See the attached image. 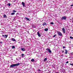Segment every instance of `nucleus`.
I'll use <instances>...</instances> for the list:
<instances>
[{
    "instance_id": "nucleus-1",
    "label": "nucleus",
    "mask_w": 73,
    "mask_h": 73,
    "mask_svg": "<svg viewBox=\"0 0 73 73\" xmlns=\"http://www.w3.org/2000/svg\"><path fill=\"white\" fill-rule=\"evenodd\" d=\"M20 65V63H19L17 64H13L10 65V68H12L14 66H18Z\"/></svg>"
},
{
    "instance_id": "nucleus-2",
    "label": "nucleus",
    "mask_w": 73,
    "mask_h": 73,
    "mask_svg": "<svg viewBox=\"0 0 73 73\" xmlns=\"http://www.w3.org/2000/svg\"><path fill=\"white\" fill-rule=\"evenodd\" d=\"M57 33L59 36H62V34L61 32L58 31Z\"/></svg>"
},
{
    "instance_id": "nucleus-3",
    "label": "nucleus",
    "mask_w": 73,
    "mask_h": 73,
    "mask_svg": "<svg viewBox=\"0 0 73 73\" xmlns=\"http://www.w3.org/2000/svg\"><path fill=\"white\" fill-rule=\"evenodd\" d=\"M66 19V17H63L62 18H61V20H65Z\"/></svg>"
},
{
    "instance_id": "nucleus-4",
    "label": "nucleus",
    "mask_w": 73,
    "mask_h": 73,
    "mask_svg": "<svg viewBox=\"0 0 73 73\" xmlns=\"http://www.w3.org/2000/svg\"><path fill=\"white\" fill-rule=\"evenodd\" d=\"M46 50H48L49 52V53H52V51H51V50H50L49 49V48H47L46 49Z\"/></svg>"
},
{
    "instance_id": "nucleus-5",
    "label": "nucleus",
    "mask_w": 73,
    "mask_h": 73,
    "mask_svg": "<svg viewBox=\"0 0 73 73\" xmlns=\"http://www.w3.org/2000/svg\"><path fill=\"white\" fill-rule=\"evenodd\" d=\"M21 50H22V51H23L24 52V51H25V48H23L21 49Z\"/></svg>"
},
{
    "instance_id": "nucleus-6",
    "label": "nucleus",
    "mask_w": 73,
    "mask_h": 73,
    "mask_svg": "<svg viewBox=\"0 0 73 73\" xmlns=\"http://www.w3.org/2000/svg\"><path fill=\"white\" fill-rule=\"evenodd\" d=\"M37 34L38 37H41V35H40V34L39 33V31L37 32Z\"/></svg>"
},
{
    "instance_id": "nucleus-7",
    "label": "nucleus",
    "mask_w": 73,
    "mask_h": 73,
    "mask_svg": "<svg viewBox=\"0 0 73 73\" xmlns=\"http://www.w3.org/2000/svg\"><path fill=\"white\" fill-rule=\"evenodd\" d=\"M22 5L23 6V7H25V3L24 2H22Z\"/></svg>"
},
{
    "instance_id": "nucleus-8",
    "label": "nucleus",
    "mask_w": 73,
    "mask_h": 73,
    "mask_svg": "<svg viewBox=\"0 0 73 73\" xmlns=\"http://www.w3.org/2000/svg\"><path fill=\"white\" fill-rule=\"evenodd\" d=\"M62 30L63 31V32L64 33H65V29H64V28H63L62 29Z\"/></svg>"
},
{
    "instance_id": "nucleus-9",
    "label": "nucleus",
    "mask_w": 73,
    "mask_h": 73,
    "mask_svg": "<svg viewBox=\"0 0 73 73\" xmlns=\"http://www.w3.org/2000/svg\"><path fill=\"white\" fill-rule=\"evenodd\" d=\"M12 41H15V42H16V40H15V39L14 38H12L11 39Z\"/></svg>"
},
{
    "instance_id": "nucleus-10",
    "label": "nucleus",
    "mask_w": 73,
    "mask_h": 73,
    "mask_svg": "<svg viewBox=\"0 0 73 73\" xmlns=\"http://www.w3.org/2000/svg\"><path fill=\"white\" fill-rule=\"evenodd\" d=\"M25 19H26V21H30V20H29V18H28L27 17H25Z\"/></svg>"
},
{
    "instance_id": "nucleus-11",
    "label": "nucleus",
    "mask_w": 73,
    "mask_h": 73,
    "mask_svg": "<svg viewBox=\"0 0 73 73\" xmlns=\"http://www.w3.org/2000/svg\"><path fill=\"white\" fill-rule=\"evenodd\" d=\"M45 31H46V32H47L48 31V28H46L44 29Z\"/></svg>"
},
{
    "instance_id": "nucleus-12",
    "label": "nucleus",
    "mask_w": 73,
    "mask_h": 73,
    "mask_svg": "<svg viewBox=\"0 0 73 73\" xmlns=\"http://www.w3.org/2000/svg\"><path fill=\"white\" fill-rule=\"evenodd\" d=\"M15 13H12L11 14V15H14Z\"/></svg>"
},
{
    "instance_id": "nucleus-13",
    "label": "nucleus",
    "mask_w": 73,
    "mask_h": 73,
    "mask_svg": "<svg viewBox=\"0 0 73 73\" xmlns=\"http://www.w3.org/2000/svg\"><path fill=\"white\" fill-rule=\"evenodd\" d=\"M32 27L33 28H36V26L35 25L33 26Z\"/></svg>"
},
{
    "instance_id": "nucleus-14",
    "label": "nucleus",
    "mask_w": 73,
    "mask_h": 73,
    "mask_svg": "<svg viewBox=\"0 0 73 73\" xmlns=\"http://www.w3.org/2000/svg\"><path fill=\"white\" fill-rule=\"evenodd\" d=\"M46 25V23H44L43 24V25Z\"/></svg>"
},
{
    "instance_id": "nucleus-15",
    "label": "nucleus",
    "mask_w": 73,
    "mask_h": 73,
    "mask_svg": "<svg viewBox=\"0 0 73 73\" xmlns=\"http://www.w3.org/2000/svg\"><path fill=\"white\" fill-rule=\"evenodd\" d=\"M14 48H15V46H12V48L14 49Z\"/></svg>"
},
{
    "instance_id": "nucleus-16",
    "label": "nucleus",
    "mask_w": 73,
    "mask_h": 73,
    "mask_svg": "<svg viewBox=\"0 0 73 73\" xmlns=\"http://www.w3.org/2000/svg\"><path fill=\"white\" fill-rule=\"evenodd\" d=\"M46 60H47V58H45L44 59V61H46Z\"/></svg>"
},
{
    "instance_id": "nucleus-17",
    "label": "nucleus",
    "mask_w": 73,
    "mask_h": 73,
    "mask_svg": "<svg viewBox=\"0 0 73 73\" xmlns=\"http://www.w3.org/2000/svg\"><path fill=\"white\" fill-rule=\"evenodd\" d=\"M66 52H65V54H67L68 53V51H67V50H65Z\"/></svg>"
},
{
    "instance_id": "nucleus-18",
    "label": "nucleus",
    "mask_w": 73,
    "mask_h": 73,
    "mask_svg": "<svg viewBox=\"0 0 73 73\" xmlns=\"http://www.w3.org/2000/svg\"><path fill=\"white\" fill-rule=\"evenodd\" d=\"M35 61V60L33 59H32L31 60V61L32 62H33V61Z\"/></svg>"
},
{
    "instance_id": "nucleus-19",
    "label": "nucleus",
    "mask_w": 73,
    "mask_h": 73,
    "mask_svg": "<svg viewBox=\"0 0 73 73\" xmlns=\"http://www.w3.org/2000/svg\"><path fill=\"white\" fill-rule=\"evenodd\" d=\"M7 5H9V7H10V6H11V3H9V4H8Z\"/></svg>"
},
{
    "instance_id": "nucleus-20",
    "label": "nucleus",
    "mask_w": 73,
    "mask_h": 73,
    "mask_svg": "<svg viewBox=\"0 0 73 73\" xmlns=\"http://www.w3.org/2000/svg\"><path fill=\"white\" fill-rule=\"evenodd\" d=\"M3 17H7V15H4V16H3Z\"/></svg>"
},
{
    "instance_id": "nucleus-21",
    "label": "nucleus",
    "mask_w": 73,
    "mask_h": 73,
    "mask_svg": "<svg viewBox=\"0 0 73 73\" xmlns=\"http://www.w3.org/2000/svg\"><path fill=\"white\" fill-rule=\"evenodd\" d=\"M5 36L6 37L5 38H7V37H8V36L7 35H5Z\"/></svg>"
},
{
    "instance_id": "nucleus-22",
    "label": "nucleus",
    "mask_w": 73,
    "mask_h": 73,
    "mask_svg": "<svg viewBox=\"0 0 73 73\" xmlns=\"http://www.w3.org/2000/svg\"><path fill=\"white\" fill-rule=\"evenodd\" d=\"M24 54H21V56L22 57H23L24 56Z\"/></svg>"
},
{
    "instance_id": "nucleus-23",
    "label": "nucleus",
    "mask_w": 73,
    "mask_h": 73,
    "mask_svg": "<svg viewBox=\"0 0 73 73\" xmlns=\"http://www.w3.org/2000/svg\"><path fill=\"white\" fill-rule=\"evenodd\" d=\"M13 12H16V11H15V10H13Z\"/></svg>"
},
{
    "instance_id": "nucleus-24",
    "label": "nucleus",
    "mask_w": 73,
    "mask_h": 73,
    "mask_svg": "<svg viewBox=\"0 0 73 73\" xmlns=\"http://www.w3.org/2000/svg\"><path fill=\"white\" fill-rule=\"evenodd\" d=\"M56 35H54L53 36V37H56Z\"/></svg>"
},
{
    "instance_id": "nucleus-25",
    "label": "nucleus",
    "mask_w": 73,
    "mask_h": 73,
    "mask_svg": "<svg viewBox=\"0 0 73 73\" xmlns=\"http://www.w3.org/2000/svg\"><path fill=\"white\" fill-rule=\"evenodd\" d=\"M50 24H52V25L54 24V23H53V22L50 23Z\"/></svg>"
},
{
    "instance_id": "nucleus-26",
    "label": "nucleus",
    "mask_w": 73,
    "mask_h": 73,
    "mask_svg": "<svg viewBox=\"0 0 73 73\" xmlns=\"http://www.w3.org/2000/svg\"><path fill=\"white\" fill-rule=\"evenodd\" d=\"M70 65H72L73 66V64H72L70 63Z\"/></svg>"
},
{
    "instance_id": "nucleus-27",
    "label": "nucleus",
    "mask_w": 73,
    "mask_h": 73,
    "mask_svg": "<svg viewBox=\"0 0 73 73\" xmlns=\"http://www.w3.org/2000/svg\"><path fill=\"white\" fill-rule=\"evenodd\" d=\"M2 37H5L4 35H2Z\"/></svg>"
},
{
    "instance_id": "nucleus-28",
    "label": "nucleus",
    "mask_w": 73,
    "mask_h": 73,
    "mask_svg": "<svg viewBox=\"0 0 73 73\" xmlns=\"http://www.w3.org/2000/svg\"><path fill=\"white\" fill-rule=\"evenodd\" d=\"M68 63H69V62L67 61V62H66V64H68Z\"/></svg>"
},
{
    "instance_id": "nucleus-29",
    "label": "nucleus",
    "mask_w": 73,
    "mask_h": 73,
    "mask_svg": "<svg viewBox=\"0 0 73 73\" xmlns=\"http://www.w3.org/2000/svg\"><path fill=\"white\" fill-rule=\"evenodd\" d=\"M63 49H64V48H65V47L64 46L63 47Z\"/></svg>"
},
{
    "instance_id": "nucleus-30",
    "label": "nucleus",
    "mask_w": 73,
    "mask_h": 73,
    "mask_svg": "<svg viewBox=\"0 0 73 73\" xmlns=\"http://www.w3.org/2000/svg\"><path fill=\"white\" fill-rule=\"evenodd\" d=\"M0 43H1V44H2V42L1 41L0 42Z\"/></svg>"
},
{
    "instance_id": "nucleus-31",
    "label": "nucleus",
    "mask_w": 73,
    "mask_h": 73,
    "mask_svg": "<svg viewBox=\"0 0 73 73\" xmlns=\"http://www.w3.org/2000/svg\"><path fill=\"white\" fill-rule=\"evenodd\" d=\"M64 51H62V53H64Z\"/></svg>"
},
{
    "instance_id": "nucleus-32",
    "label": "nucleus",
    "mask_w": 73,
    "mask_h": 73,
    "mask_svg": "<svg viewBox=\"0 0 73 73\" xmlns=\"http://www.w3.org/2000/svg\"><path fill=\"white\" fill-rule=\"evenodd\" d=\"M38 71H40V69H38Z\"/></svg>"
},
{
    "instance_id": "nucleus-33",
    "label": "nucleus",
    "mask_w": 73,
    "mask_h": 73,
    "mask_svg": "<svg viewBox=\"0 0 73 73\" xmlns=\"http://www.w3.org/2000/svg\"><path fill=\"white\" fill-rule=\"evenodd\" d=\"M61 56H62V57L63 56V55L62 54L61 55Z\"/></svg>"
},
{
    "instance_id": "nucleus-34",
    "label": "nucleus",
    "mask_w": 73,
    "mask_h": 73,
    "mask_svg": "<svg viewBox=\"0 0 73 73\" xmlns=\"http://www.w3.org/2000/svg\"><path fill=\"white\" fill-rule=\"evenodd\" d=\"M71 54H73L72 53H71Z\"/></svg>"
},
{
    "instance_id": "nucleus-35",
    "label": "nucleus",
    "mask_w": 73,
    "mask_h": 73,
    "mask_svg": "<svg viewBox=\"0 0 73 73\" xmlns=\"http://www.w3.org/2000/svg\"><path fill=\"white\" fill-rule=\"evenodd\" d=\"M56 73H58V72H56Z\"/></svg>"
}]
</instances>
